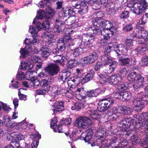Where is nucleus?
Segmentation results:
<instances>
[{"instance_id":"1","label":"nucleus","mask_w":148,"mask_h":148,"mask_svg":"<svg viewBox=\"0 0 148 148\" xmlns=\"http://www.w3.org/2000/svg\"><path fill=\"white\" fill-rule=\"evenodd\" d=\"M143 17L141 21L137 24V28L133 33V35L136 38V40L138 44H141L143 45H148L145 42L148 40V32L143 28V26H139L140 24L142 25L147 22V20L145 19Z\"/></svg>"},{"instance_id":"2","label":"nucleus","mask_w":148,"mask_h":148,"mask_svg":"<svg viewBox=\"0 0 148 148\" xmlns=\"http://www.w3.org/2000/svg\"><path fill=\"white\" fill-rule=\"evenodd\" d=\"M96 15L97 16H99L98 18L93 20L92 21V26H94V22H96L97 23V26L99 28V26H101V28L100 29H102L103 28V29H106L109 31H110L113 33H115L117 29V28L115 26L113 25V24L110 21H103L101 19V18L104 15L102 13V12H98L96 13Z\"/></svg>"},{"instance_id":"3","label":"nucleus","mask_w":148,"mask_h":148,"mask_svg":"<svg viewBox=\"0 0 148 148\" xmlns=\"http://www.w3.org/2000/svg\"><path fill=\"white\" fill-rule=\"evenodd\" d=\"M127 78L130 82L134 83L133 86L135 90L142 87L145 82L144 77L135 72L130 73Z\"/></svg>"},{"instance_id":"4","label":"nucleus","mask_w":148,"mask_h":148,"mask_svg":"<svg viewBox=\"0 0 148 148\" xmlns=\"http://www.w3.org/2000/svg\"><path fill=\"white\" fill-rule=\"evenodd\" d=\"M112 50L115 51L118 56L126 55L128 50L125 45L122 44L118 45L116 42H114L108 44V46L105 48V52L109 53Z\"/></svg>"},{"instance_id":"5","label":"nucleus","mask_w":148,"mask_h":148,"mask_svg":"<svg viewBox=\"0 0 148 148\" xmlns=\"http://www.w3.org/2000/svg\"><path fill=\"white\" fill-rule=\"evenodd\" d=\"M141 118L143 119L142 123H140V121H138L135 126L136 129H138L142 128L144 129V131L146 133H148V113L147 112L143 113L141 114ZM141 145L143 146V148H148V135L146 139L142 143Z\"/></svg>"},{"instance_id":"6","label":"nucleus","mask_w":148,"mask_h":148,"mask_svg":"<svg viewBox=\"0 0 148 148\" xmlns=\"http://www.w3.org/2000/svg\"><path fill=\"white\" fill-rule=\"evenodd\" d=\"M137 2L132 3L130 7L131 11L137 15L141 14L147 9L148 4L146 0H138Z\"/></svg>"},{"instance_id":"7","label":"nucleus","mask_w":148,"mask_h":148,"mask_svg":"<svg viewBox=\"0 0 148 148\" xmlns=\"http://www.w3.org/2000/svg\"><path fill=\"white\" fill-rule=\"evenodd\" d=\"M36 18L34 19L33 23L36 25L32 26H30L29 31L31 34L34 36H36L37 33L41 29L48 28L49 26V23L48 21H45L43 22L42 24L40 23L38 21L36 20Z\"/></svg>"},{"instance_id":"8","label":"nucleus","mask_w":148,"mask_h":148,"mask_svg":"<svg viewBox=\"0 0 148 148\" xmlns=\"http://www.w3.org/2000/svg\"><path fill=\"white\" fill-rule=\"evenodd\" d=\"M97 24L96 22H94V26L90 27V28L92 29L93 33L96 35L103 36V39L105 40L109 39L114 33L106 29H103V28H102V29H100V28L101 27V26H99L98 28L97 27H96Z\"/></svg>"},{"instance_id":"9","label":"nucleus","mask_w":148,"mask_h":148,"mask_svg":"<svg viewBox=\"0 0 148 148\" xmlns=\"http://www.w3.org/2000/svg\"><path fill=\"white\" fill-rule=\"evenodd\" d=\"M101 60L104 63V64L107 65L108 68V73H111L114 71L118 64L117 62L112 61V58L109 55L105 54L101 57Z\"/></svg>"},{"instance_id":"10","label":"nucleus","mask_w":148,"mask_h":148,"mask_svg":"<svg viewBox=\"0 0 148 148\" xmlns=\"http://www.w3.org/2000/svg\"><path fill=\"white\" fill-rule=\"evenodd\" d=\"M73 7L79 9L78 13L83 15L86 14L88 10V7L85 2L82 0H75L72 2Z\"/></svg>"},{"instance_id":"11","label":"nucleus","mask_w":148,"mask_h":148,"mask_svg":"<svg viewBox=\"0 0 148 148\" xmlns=\"http://www.w3.org/2000/svg\"><path fill=\"white\" fill-rule=\"evenodd\" d=\"M91 123V121L89 118L86 116L79 117L75 121V125L80 129L86 128Z\"/></svg>"},{"instance_id":"12","label":"nucleus","mask_w":148,"mask_h":148,"mask_svg":"<svg viewBox=\"0 0 148 148\" xmlns=\"http://www.w3.org/2000/svg\"><path fill=\"white\" fill-rule=\"evenodd\" d=\"M141 96H137L136 98L134 99L133 101V106L135 110L140 112L145 106V103L143 102L144 101L142 99Z\"/></svg>"},{"instance_id":"13","label":"nucleus","mask_w":148,"mask_h":148,"mask_svg":"<svg viewBox=\"0 0 148 148\" xmlns=\"http://www.w3.org/2000/svg\"><path fill=\"white\" fill-rule=\"evenodd\" d=\"M95 40V37L91 34H84L82 36V42H79L81 45L82 44L84 45V47L85 48L86 45H91L92 42Z\"/></svg>"},{"instance_id":"14","label":"nucleus","mask_w":148,"mask_h":148,"mask_svg":"<svg viewBox=\"0 0 148 148\" xmlns=\"http://www.w3.org/2000/svg\"><path fill=\"white\" fill-rule=\"evenodd\" d=\"M98 57L97 53L95 52L90 53L88 56L84 58L83 61L86 64H91L96 61Z\"/></svg>"},{"instance_id":"15","label":"nucleus","mask_w":148,"mask_h":148,"mask_svg":"<svg viewBox=\"0 0 148 148\" xmlns=\"http://www.w3.org/2000/svg\"><path fill=\"white\" fill-rule=\"evenodd\" d=\"M31 40H30V39H29L26 38L24 40V42L25 44L27 45L29 44L32 45V44L31 43ZM27 47H28V48H27V45H26L25 48L21 49V50L20 51V53L21 55L23 58H25L26 56L28 54L29 52L32 51V48L30 47L28 45H27Z\"/></svg>"},{"instance_id":"16","label":"nucleus","mask_w":148,"mask_h":148,"mask_svg":"<svg viewBox=\"0 0 148 148\" xmlns=\"http://www.w3.org/2000/svg\"><path fill=\"white\" fill-rule=\"evenodd\" d=\"M104 89L97 88L95 90H90L87 91L85 94L86 98L87 97H96L100 94H102L105 92Z\"/></svg>"},{"instance_id":"17","label":"nucleus","mask_w":148,"mask_h":148,"mask_svg":"<svg viewBox=\"0 0 148 148\" xmlns=\"http://www.w3.org/2000/svg\"><path fill=\"white\" fill-rule=\"evenodd\" d=\"M75 97L78 99L81 100L82 99H85L86 98L85 93L86 91L84 90V88L78 87L75 90H74Z\"/></svg>"},{"instance_id":"18","label":"nucleus","mask_w":148,"mask_h":148,"mask_svg":"<svg viewBox=\"0 0 148 148\" xmlns=\"http://www.w3.org/2000/svg\"><path fill=\"white\" fill-rule=\"evenodd\" d=\"M45 70L51 75H53L56 74L59 71V66L56 64H51L46 67Z\"/></svg>"},{"instance_id":"19","label":"nucleus","mask_w":148,"mask_h":148,"mask_svg":"<svg viewBox=\"0 0 148 148\" xmlns=\"http://www.w3.org/2000/svg\"><path fill=\"white\" fill-rule=\"evenodd\" d=\"M108 80L110 84L115 85L121 83L122 81V79L121 77L119 75H112L109 77Z\"/></svg>"},{"instance_id":"20","label":"nucleus","mask_w":148,"mask_h":148,"mask_svg":"<svg viewBox=\"0 0 148 148\" xmlns=\"http://www.w3.org/2000/svg\"><path fill=\"white\" fill-rule=\"evenodd\" d=\"M114 101V100L112 99H103L101 100V101L98 104L99 105H103L105 108L107 107L108 109L112 106Z\"/></svg>"},{"instance_id":"21","label":"nucleus","mask_w":148,"mask_h":148,"mask_svg":"<svg viewBox=\"0 0 148 148\" xmlns=\"http://www.w3.org/2000/svg\"><path fill=\"white\" fill-rule=\"evenodd\" d=\"M92 130H87L82 134L81 135V139L84 140L86 142H88L92 138Z\"/></svg>"},{"instance_id":"22","label":"nucleus","mask_w":148,"mask_h":148,"mask_svg":"<svg viewBox=\"0 0 148 148\" xmlns=\"http://www.w3.org/2000/svg\"><path fill=\"white\" fill-rule=\"evenodd\" d=\"M34 60L29 61L27 63H26L24 61H23L21 63V68L23 70L27 69V70H30L34 66Z\"/></svg>"},{"instance_id":"23","label":"nucleus","mask_w":148,"mask_h":148,"mask_svg":"<svg viewBox=\"0 0 148 148\" xmlns=\"http://www.w3.org/2000/svg\"><path fill=\"white\" fill-rule=\"evenodd\" d=\"M62 17H58L56 20V25L54 26V30L55 32H60L62 30L61 27L64 25Z\"/></svg>"},{"instance_id":"24","label":"nucleus","mask_w":148,"mask_h":148,"mask_svg":"<svg viewBox=\"0 0 148 148\" xmlns=\"http://www.w3.org/2000/svg\"><path fill=\"white\" fill-rule=\"evenodd\" d=\"M55 104L52 106L53 111H54L60 112L62 111L64 109L63 102L58 100H56L55 102Z\"/></svg>"},{"instance_id":"25","label":"nucleus","mask_w":148,"mask_h":148,"mask_svg":"<svg viewBox=\"0 0 148 148\" xmlns=\"http://www.w3.org/2000/svg\"><path fill=\"white\" fill-rule=\"evenodd\" d=\"M132 59L130 58L119 57V62L122 66H131L132 64Z\"/></svg>"},{"instance_id":"26","label":"nucleus","mask_w":148,"mask_h":148,"mask_svg":"<svg viewBox=\"0 0 148 148\" xmlns=\"http://www.w3.org/2000/svg\"><path fill=\"white\" fill-rule=\"evenodd\" d=\"M29 82V83L27 82H22V84L24 86L29 88L32 86L36 88L40 84V82L37 79L32 80Z\"/></svg>"},{"instance_id":"27","label":"nucleus","mask_w":148,"mask_h":148,"mask_svg":"<svg viewBox=\"0 0 148 148\" xmlns=\"http://www.w3.org/2000/svg\"><path fill=\"white\" fill-rule=\"evenodd\" d=\"M133 110L130 107L123 108L119 106L117 109V112L121 114L127 115L130 114Z\"/></svg>"},{"instance_id":"28","label":"nucleus","mask_w":148,"mask_h":148,"mask_svg":"<svg viewBox=\"0 0 148 148\" xmlns=\"http://www.w3.org/2000/svg\"><path fill=\"white\" fill-rule=\"evenodd\" d=\"M138 44L139 45L138 47L133 51V52L135 53L137 55L141 54L142 52L143 53V51H145L148 48V45H144L141 44Z\"/></svg>"},{"instance_id":"29","label":"nucleus","mask_w":148,"mask_h":148,"mask_svg":"<svg viewBox=\"0 0 148 148\" xmlns=\"http://www.w3.org/2000/svg\"><path fill=\"white\" fill-rule=\"evenodd\" d=\"M70 75V73L69 71L65 70H63L59 75L58 79L60 81H62L63 82H66L68 77Z\"/></svg>"},{"instance_id":"30","label":"nucleus","mask_w":148,"mask_h":148,"mask_svg":"<svg viewBox=\"0 0 148 148\" xmlns=\"http://www.w3.org/2000/svg\"><path fill=\"white\" fill-rule=\"evenodd\" d=\"M94 72L93 70H91L88 71L85 77L82 79V83L84 84L92 79L94 77Z\"/></svg>"},{"instance_id":"31","label":"nucleus","mask_w":148,"mask_h":148,"mask_svg":"<svg viewBox=\"0 0 148 148\" xmlns=\"http://www.w3.org/2000/svg\"><path fill=\"white\" fill-rule=\"evenodd\" d=\"M50 84V81H47L45 79H43L40 82V84L42 86V90L45 92H48L50 88L49 84Z\"/></svg>"},{"instance_id":"32","label":"nucleus","mask_w":148,"mask_h":148,"mask_svg":"<svg viewBox=\"0 0 148 148\" xmlns=\"http://www.w3.org/2000/svg\"><path fill=\"white\" fill-rule=\"evenodd\" d=\"M120 121L121 123H122V124H124L125 126H130L132 125L134 122L136 121L131 118H123L120 120Z\"/></svg>"},{"instance_id":"33","label":"nucleus","mask_w":148,"mask_h":148,"mask_svg":"<svg viewBox=\"0 0 148 148\" xmlns=\"http://www.w3.org/2000/svg\"><path fill=\"white\" fill-rule=\"evenodd\" d=\"M82 44L81 45L79 44H78L77 48L75 49V51L73 53V55L75 57H77L80 55L83 51V49L85 48L84 47V45Z\"/></svg>"},{"instance_id":"34","label":"nucleus","mask_w":148,"mask_h":148,"mask_svg":"<svg viewBox=\"0 0 148 148\" xmlns=\"http://www.w3.org/2000/svg\"><path fill=\"white\" fill-rule=\"evenodd\" d=\"M88 110L87 112V114H88L92 119H97L99 115L97 113L96 110Z\"/></svg>"},{"instance_id":"35","label":"nucleus","mask_w":148,"mask_h":148,"mask_svg":"<svg viewBox=\"0 0 148 148\" xmlns=\"http://www.w3.org/2000/svg\"><path fill=\"white\" fill-rule=\"evenodd\" d=\"M53 32L47 33L46 34L47 38L48 43L49 44L56 42V37L52 34Z\"/></svg>"},{"instance_id":"36","label":"nucleus","mask_w":148,"mask_h":148,"mask_svg":"<svg viewBox=\"0 0 148 148\" xmlns=\"http://www.w3.org/2000/svg\"><path fill=\"white\" fill-rule=\"evenodd\" d=\"M41 54L43 58H47L50 55L49 49L47 46H43L41 49Z\"/></svg>"},{"instance_id":"37","label":"nucleus","mask_w":148,"mask_h":148,"mask_svg":"<svg viewBox=\"0 0 148 148\" xmlns=\"http://www.w3.org/2000/svg\"><path fill=\"white\" fill-rule=\"evenodd\" d=\"M34 60L36 63V69L38 71L39 69L41 68L42 66V61L40 58L37 56H35L33 57Z\"/></svg>"},{"instance_id":"38","label":"nucleus","mask_w":148,"mask_h":148,"mask_svg":"<svg viewBox=\"0 0 148 148\" xmlns=\"http://www.w3.org/2000/svg\"><path fill=\"white\" fill-rule=\"evenodd\" d=\"M63 57L61 55H58L55 56L54 57V61L56 63H59L62 66H63L64 63Z\"/></svg>"},{"instance_id":"39","label":"nucleus","mask_w":148,"mask_h":148,"mask_svg":"<svg viewBox=\"0 0 148 148\" xmlns=\"http://www.w3.org/2000/svg\"><path fill=\"white\" fill-rule=\"evenodd\" d=\"M120 95L121 96L122 98L124 99L125 100H129L131 97V92L128 91L120 92Z\"/></svg>"},{"instance_id":"40","label":"nucleus","mask_w":148,"mask_h":148,"mask_svg":"<svg viewBox=\"0 0 148 148\" xmlns=\"http://www.w3.org/2000/svg\"><path fill=\"white\" fill-rule=\"evenodd\" d=\"M106 129L104 127L100 126L97 130V134L101 137H103L106 135Z\"/></svg>"},{"instance_id":"41","label":"nucleus","mask_w":148,"mask_h":148,"mask_svg":"<svg viewBox=\"0 0 148 148\" xmlns=\"http://www.w3.org/2000/svg\"><path fill=\"white\" fill-rule=\"evenodd\" d=\"M131 144L135 145L138 143L140 141V139L135 134L131 137L130 139Z\"/></svg>"},{"instance_id":"42","label":"nucleus","mask_w":148,"mask_h":148,"mask_svg":"<svg viewBox=\"0 0 148 148\" xmlns=\"http://www.w3.org/2000/svg\"><path fill=\"white\" fill-rule=\"evenodd\" d=\"M100 77L99 79V82L101 84H104L108 80V74L105 73L104 74H102L99 75Z\"/></svg>"},{"instance_id":"43","label":"nucleus","mask_w":148,"mask_h":148,"mask_svg":"<svg viewBox=\"0 0 148 148\" xmlns=\"http://www.w3.org/2000/svg\"><path fill=\"white\" fill-rule=\"evenodd\" d=\"M104 7H106L107 9V10H108L109 9L110 11H111L112 10H114L115 8V2L112 1L110 2H108L106 3L104 5Z\"/></svg>"},{"instance_id":"44","label":"nucleus","mask_w":148,"mask_h":148,"mask_svg":"<svg viewBox=\"0 0 148 148\" xmlns=\"http://www.w3.org/2000/svg\"><path fill=\"white\" fill-rule=\"evenodd\" d=\"M64 90L63 92L65 93V94L66 96L68 98H72L73 96L74 95L75 96L74 91V90H72V89H71V90L69 91H66V92L65 90Z\"/></svg>"},{"instance_id":"45","label":"nucleus","mask_w":148,"mask_h":148,"mask_svg":"<svg viewBox=\"0 0 148 148\" xmlns=\"http://www.w3.org/2000/svg\"><path fill=\"white\" fill-rule=\"evenodd\" d=\"M45 12L43 10H39L37 14L36 18L38 20L43 19L45 16Z\"/></svg>"},{"instance_id":"46","label":"nucleus","mask_w":148,"mask_h":148,"mask_svg":"<svg viewBox=\"0 0 148 148\" xmlns=\"http://www.w3.org/2000/svg\"><path fill=\"white\" fill-rule=\"evenodd\" d=\"M145 92V95L142 96V99H143L145 102H148V86L144 88Z\"/></svg>"},{"instance_id":"47","label":"nucleus","mask_w":148,"mask_h":148,"mask_svg":"<svg viewBox=\"0 0 148 148\" xmlns=\"http://www.w3.org/2000/svg\"><path fill=\"white\" fill-rule=\"evenodd\" d=\"M77 64L76 61L71 60L68 62L67 66L69 68L71 69L77 66Z\"/></svg>"},{"instance_id":"48","label":"nucleus","mask_w":148,"mask_h":148,"mask_svg":"<svg viewBox=\"0 0 148 148\" xmlns=\"http://www.w3.org/2000/svg\"><path fill=\"white\" fill-rule=\"evenodd\" d=\"M119 16L121 19L128 18L129 17V12L127 11H124L119 15Z\"/></svg>"},{"instance_id":"49","label":"nucleus","mask_w":148,"mask_h":148,"mask_svg":"<svg viewBox=\"0 0 148 148\" xmlns=\"http://www.w3.org/2000/svg\"><path fill=\"white\" fill-rule=\"evenodd\" d=\"M63 40V42H64L65 44H68L71 42H72L73 40L70 38L69 35H64L63 37V38H61Z\"/></svg>"},{"instance_id":"50","label":"nucleus","mask_w":148,"mask_h":148,"mask_svg":"<svg viewBox=\"0 0 148 148\" xmlns=\"http://www.w3.org/2000/svg\"><path fill=\"white\" fill-rule=\"evenodd\" d=\"M10 145L13 147V148H21L19 141L18 140L13 141L11 142Z\"/></svg>"},{"instance_id":"51","label":"nucleus","mask_w":148,"mask_h":148,"mask_svg":"<svg viewBox=\"0 0 148 148\" xmlns=\"http://www.w3.org/2000/svg\"><path fill=\"white\" fill-rule=\"evenodd\" d=\"M120 83V84L119 83L118 84H116L117 85V89L119 91H122L123 90H125L127 88V86H126V85L125 84H121Z\"/></svg>"},{"instance_id":"52","label":"nucleus","mask_w":148,"mask_h":148,"mask_svg":"<svg viewBox=\"0 0 148 148\" xmlns=\"http://www.w3.org/2000/svg\"><path fill=\"white\" fill-rule=\"evenodd\" d=\"M72 80L73 81L74 84H78L80 82H82V80L81 78V77L77 76H75L74 77H71Z\"/></svg>"},{"instance_id":"53","label":"nucleus","mask_w":148,"mask_h":148,"mask_svg":"<svg viewBox=\"0 0 148 148\" xmlns=\"http://www.w3.org/2000/svg\"><path fill=\"white\" fill-rule=\"evenodd\" d=\"M140 64L142 66H148V56H145L143 58Z\"/></svg>"},{"instance_id":"54","label":"nucleus","mask_w":148,"mask_h":148,"mask_svg":"<svg viewBox=\"0 0 148 148\" xmlns=\"http://www.w3.org/2000/svg\"><path fill=\"white\" fill-rule=\"evenodd\" d=\"M101 5L100 2L97 1H95L92 4V8L93 9L97 10L101 8Z\"/></svg>"},{"instance_id":"55","label":"nucleus","mask_w":148,"mask_h":148,"mask_svg":"<svg viewBox=\"0 0 148 148\" xmlns=\"http://www.w3.org/2000/svg\"><path fill=\"white\" fill-rule=\"evenodd\" d=\"M62 124H59L58 126H56V127H55L53 128V130L55 132H58V133H60L62 132L63 131L62 129Z\"/></svg>"},{"instance_id":"56","label":"nucleus","mask_w":148,"mask_h":148,"mask_svg":"<svg viewBox=\"0 0 148 148\" xmlns=\"http://www.w3.org/2000/svg\"><path fill=\"white\" fill-rule=\"evenodd\" d=\"M25 123V120H24L22 122H20L19 123H17L15 122L12 123V121L10 124V125L9 126V127L11 128H13L15 126H18V127H20V126L22 125L23 124Z\"/></svg>"},{"instance_id":"57","label":"nucleus","mask_w":148,"mask_h":148,"mask_svg":"<svg viewBox=\"0 0 148 148\" xmlns=\"http://www.w3.org/2000/svg\"><path fill=\"white\" fill-rule=\"evenodd\" d=\"M82 105V104L79 103H75L74 106L71 107V109L73 110H79L81 109Z\"/></svg>"},{"instance_id":"58","label":"nucleus","mask_w":148,"mask_h":148,"mask_svg":"<svg viewBox=\"0 0 148 148\" xmlns=\"http://www.w3.org/2000/svg\"><path fill=\"white\" fill-rule=\"evenodd\" d=\"M128 70L126 69L125 67H123L120 70V75L121 77H124L127 74L128 72Z\"/></svg>"},{"instance_id":"59","label":"nucleus","mask_w":148,"mask_h":148,"mask_svg":"<svg viewBox=\"0 0 148 148\" xmlns=\"http://www.w3.org/2000/svg\"><path fill=\"white\" fill-rule=\"evenodd\" d=\"M1 107L3 109V110L5 111H7L10 109L9 107L7 106V104L0 101V110Z\"/></svg>"},{"instance_id":"60","label":"nucleus","mask_w":148,"mask_h":148,"mask_svg":"<svg viewBox=\"0 0 148 148\" xmlns=\"http://www.w3.org/2000/svg\"><path fill=\"white\" fill-rule=\"evenodd\" d=\"M50 0H43L41 1L39 3V6L40 5V7H44V6H46L47 5V4H49Z\"/></svg>"},{"instance_id":"61","label":"nucleus","mask_w":148,"mask_h":148,"mask_svg":"<svg viewBox=\"0 0 148 148\" xmlns=\"http://www.w3.org/2000/svg\"><path fill=\"white\" fill-rule=\"evenodd\" d=\"M133 28V27L132 25L128 24L126 25L123 28V30L125 32H128L132 30Z\"/></svg>"},{"instance_id":"62","label":"nucleus","mask_w":148,"mask_h":148,"mask_svg":"<svg viewBox=\"0 0 148 148\" xmlns=\"http://www.w3.org/2000/svg\"><path fill=\"white\" fill-rule=\"evenodd\" d=\"M4 123L5 125L9 127L11 122L10 120V118L8 116H6L4 117Z\"/></svg>"},{"instance_id":"63","label":"nucleus","mask_w":148,"mask_h":148,"mask_svg":"<svg viewBox=\"0 0 148 148\" xmlns=\"http://www.w3.org/2000/svg\"><path fill=\"white\" fill-rule=\"evenodd\" d=\"M64 90H62L60 91L59 90H57L55 93V96L54 98L56 100L58 98L60 97L61 96V94L62 92Z\"/></svg>"},{"instance_id":"64","label":"nucleus","mask_w":148,"mask_h":148,"mask_svg":"<svg viewBox=\"0 0 148 148\" xmlns=\"http://www.w3.org/2000/svg\"><path fill=\"white\" fill-rule=\"evenodd\" d=\"M126 44L127 47L131 48L133 45V40L131 39H128L126 41Z\"/></svg>"}]
</instances>
